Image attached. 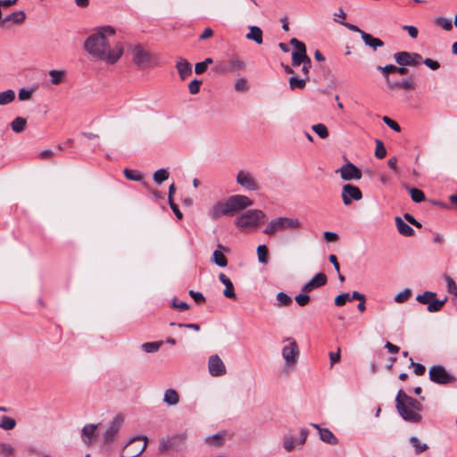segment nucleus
Segmentation results:
<instances>
[{"label": "nucleus", "instance_id": "393cba45", "mask_svg": "<svg viewBox=\"0 0 457 457\" xmlns=\"http://www.w3.org/2000/svg\"><path fill=\"white\" fill-rule=\"evenodd\" d=\"M245 37L261 45L262 44V30L257 26H250L249 33L246 34Z\"/></svg>", "mask_w": 457, "mask_h": 457}, {"label": "nucleus", "instance_id": "f03ea898", "mask_svg": "<svg viewBox=\"0 0 457 457\" xmlns=\"http://www.w3.org/2000/svg\"><path fill=\"white\" fill-rule=\"evenodd\" d=\"M253 202L246 195H234L224 201H219L210 210L212 219L220 216H233L236 213L252 206Z\"/></svg>", "mask_w": 457, "mask_h": 457}, {"label": "nucleus", "instance_id": "c03bdc74", "mask_svg": "<svg viewBox=\"0 0 457 457\" xmlns=\"http://www.w3.org/2000/svg\"><path fill=\"white\" fill-rule=\"evenodd\" d=\"M0 454L4 457H12L14 454V448L8 443H2L0 445Z\"/></svg>", "mask_w": 457, "mask_h": 457}, {"label": "nucleus", "instance_id": "2f4dec72", "mask_svg": "<svg viewBox=\"0 0 457 457\" xmlns=\"http://www.w3.org/2000/svg\"><path fill=\"white\" fill-rule=\"evenodd\" d=\"M15 98V92L12 89L0 93V105H5L12 102Z\"/></svg>", "mask_w": 457, "mask_h": 457}, {"label": "nucleus", "instance_id": "09e8293b", "mask_svg": "<svg viewBox=\"0 0 457 457\" xmlns=\"http://www.w3.org/2000/svg\"><path fill=\"white\" fill-rule=\"evenodd\" d=\"M290 45H292L295 48V51H294L293 53L306 54V46L304 43L299 41L297 38H291Z\"/></svg>", "mask_w": 457, "mask_h": 457}, {"label": "nucleus", "instance_id": "aec40b11", "mask_svg": "<svg viewBox=\"0 0 457 457\" xmlns=\"http://www.w3.org/2000/svg\"><path fill=\"white\" fill-rule=\"evenodd\" d=\"M176 68L182 80L186 79L192 74V65L183 57L177 58Z\"/></svg>", "mask_w": 457, "mask_h": 457}, {"label": "nucleus", "instance_id": "7ed1b4c3", "mask_svg": "<svg viewBox=\"0 0 457 457\" xmlns=\"http://www.w3.org/2000/svg\"><path fill=\"white\" fill-rule=\"evenodd\" d=\"M253 202L246 195H234L224 201H219L210 210L212 219L220 216H233L236 213L252 206Z\"/></svg>", "mask_w": 457, "mask_h": 457}, {"label": "nucleus", "instance_id": "4d7b16f0", "mask_svg": "<svg viewBox=\"0 0 457 457\" xmlns=\"http://www.w3.org/2000/svg\"><path fill=\"white\" fill-rule=\"evenodd\" d=\"M307 294L303 292L295 296V300L298 305L303 307L309 303L311 298Z\"/></svg>", "mask_w": 457, "mask_h": 457}, {"label": "nucleus", "instance_id": "f704fd0d", "mask_svg": "<svg viewBox=\"0 0 457 457\" xmlns=\"http://www.w3.org/2000/svg\"><path fill=\"white\" fill-rule=\"evenodd\" d=\"M169 179V172L166 169H159L153 174V179L156 184H162Z\"/></svg>", "mask_w": 457, "mask_h": 457}, {"label": "nucleus", "instance_id": "f3484780", "mask_svg": "<svg viewBox=\"0 0 457 457\" xmlns=\"http://www.w3.org/2000/svg\"><path fill=\"white\" fill-rule=\"evenodd\" d=\"M208 370L212 376L220 377L226 374V366L218 354H212L208 360Z\"/></svg>", "mask_w": 457, "mask_h": 457}, {"label": "nucleus", "instance_id": "a18cd8bd", "mask_svg": "<svg viewBox=\"0 0 457 457\" xmlns=\"http://www.w3.org/2000/svg\"><path fill=\"white\" fill-rule=\"evenodd\" d=\"M436 297V293L427 291L422 295H418L416 300L423 304H429L430 301Z\"/></svg>", "mask_w": 457, "mask_h": 457}, {"label": "nucleus", "instance_id": "603ef678", "mask_svg": "<svg viewBox=\"0 0 457 457\" xmlns=\"http://www.w3.org/2000/svg\"><path fill=\"white\" fill-rule=\"evenodd\" d=\"M249 88L248 81L245 78L237 79L235 84V89L237 92H247Z\"/></svg>", "mask_w": 457, "mask_h": 457}, {"label": "nucleus", "instance_id": "e433bc0d", "mask_svg": "<svg viewBox=\"0 0 457 457\" xmlns=\"http://www.w3.org/2000/svg\"><path fill=\"white\" fill-rule=\"evenodd\" d=\"M410 443L414 447L417 454L425 452L428 448L427 444L420 442L416 436H411Z\"/></svg>", "mask_w": 457, "mask_h": 457}, {"label": "nucleus", "instance_id": "4c0bfd02", "mask_svg": "<svg viewBox=\"0 0 457 457\" xmlns=\"http://www.w3.org/2000/svg\"><path fill=\"white\" fill-rule=\"evenodd\" d=\"M447 298H445L444 300H437L435 298H433L429 304L428 305V311L429 312H438L442 309V307L445 305V302H446Z\"/></svg>", "mask_w": 457, "mask_h": 457}, {"label": "nucleus", "instance_id": "c756f323", "mask_svg": "<svg viewBox=\"0 0 457 457\" xmlns=\"http://www.w3.org/2000/svg\"><path fill=\"white\" fill-rule=\"evenodd\" d=\"M307 80L308 77H305L304 79H298L295 76H292L289 78V87L291 90L303 89Z\"/></svg>", "mask_w": 457, "mask_h": 457}, {"label": "nucleus", "instance_id": "3c124183", "mask_svg": "<svg viewBox=\"0 0 457 457\" xmlns=\"http://www.w3.org/2000/svg\"><path fill=\"white\" fill-rule=\"evenodd\" d=\"M436 23L446 31H450L453 29L452 21L444 17H437L436 19Z\"/></svg>", "mask_w": 457, "mask_h": 457}, {"label": "nucleus", "instance_id": "052dcab7", "mask_svg": "<svg viewBox=\"0 0 457 457\" xmlns=\"http://www.w3.org/2000/svg\"><path fill=\"white\" fill-rule=\"evenodd\" d=\"M347 301H350V294L349 293H343L341 295H338L335 298V304L337 306H343L345 304Z\"/></svg>", "mask_w": 457, "mask_h": 457}, {"label": "nucleus", "instance_id": "423d86ee", "mask_svg": "<svg viewBox=\"0 0 457 457\" xmlns=\"http://www.w3.org/2000/svg\"><path fill=\"white\" fill-rule=\"evenodd\" d=\"M265 217L266 215L262 210H248L237 218L235 224L241 230L256 228L263 222Z\"/></svg>", "mask_w": 457, "mask_h": 457}, {"label": "nucleus", "instance_id": "58836bf2", "mask_svg": "<svg viewBox=\"0 0 457 457\" xmlns=\"http://www.w3.org/2000/svg\"><path fill=\"white\" fill-rule=\"evenodd\" d=\"M123 173L126 179L131 181H141L143 179L142 174L137 170L125 169Z\"/></svg>", "mask_w": 457, "mask_h": 457}, {"label": "nucleus", "instance_id": "ea45409f", "mask_svg": "<svg viewBox=\"0 0 457 457\" xmlns=\"http://www.w3.org/2000/svg\"><path fill=\"white\" fill-rule=\"evenodd\" d=\"M257 255L259 262L262 264H266L268 262L269 252L266 245H260L257 247Z\"/></svg>", "mask_w": 457, "mask_h": 457}, {"label": "nucleus", "instance_id": "0e129e2a", "mask_svg": "<svg viewBox=\"0 0 457 457\" xmlns=\"http://www.w3.org/2000/svg\"><path fill=\"white\" fill-rule=\"evenodd\" d=\"M206 442L209 445L218 446V445H221L222 438H221V436L220 434H216V435H213L212 436L207 437Z\"/></svg>", "mask_w": 457, "mask_h": 457}, {"label": "nucleus", "instance_id": "2eb2a0df", "mask_svg": "<svg viewBox=\"0 0 457 457\" xmlns=\"http://www.w3.org/2000/svg\"><path fill=\"white\" fill-rule=\"evenodd\" d=\"M362 198L361 189L352 184H345L342 187V200L345 205H350L352 201H359Z\"/></svg>", "mask_w": 457, "mask_h": 457}, {"label": "nucleus", "instance_id": "6e6552de", "mask_svg": "<svg viewBox=\"0 0 457 457\" xmlns=\"http://www.w3.org/2000/svg\"><path fill=\"white\" fill-rule=\"evenodd\" d=\"M409 395L402 389H400L397 393L395 403L396 409L401 417L409 422L419 423L421 420V415L413 411H409L407 409V404L405 403L406 397Z\"/></svg>", "mask_w": 457, "mask_h": 457}, {"label": "nucleus", "instance_id": "864d4df0", "mask_svg": "<svg viewBox=\"0 0 457 457\" xmlns=\"http://www.w3.org/2000/svg\"><path fill=\"white\" fill-rule=\"evenodd\" d=\"M310 57L307 54L292 53V65L299 66L300 64H302L304 61H306Z\"/></svg>", "mask_w": 457, "mask_h": 457}, {"label": "nucleus", "instance_id": "b1692460", "mask_svg": "<svg viewBox=\"0 0 457 457\" xmlns=\"http://www.w3.org/2000/svg\"><path fill=\"white\" fill-rule=\"evenodd\" d=\"M361 39L366 46H369L374 50L384 46V42L381 39L374 37L372 35L367 32H361Z\"/></svg>", "mask_w": 457, "mask_h": 457}, {"label": "nucleus", "instance_id": "a878e982", "mask_svg": "<svg viewBox=\"0 0 457 457\" xmlns=\"http://www.w3.org/2000/svg\"><path fill=\"white\" fill-rule=\"evenodd\" d=\"M163 402L168 405H176L179 402V393L172 388H169L164 392Z\"/></svg>", "mask_w": 457, "mask_h": 457}, {"label": "nucleus", "instance_id": "cd10ccee", "mask_svg": "<svg viewBox=\"0 0 457 457\" xmlns=\"http://www.w3.org/2000/svg\"><path fill=\"white\" fill-rule=\"evenodd\" d=\"M25 19H26L25 12L23 11H18V12H14L7 15L3 20V21L4 22L11 21L13 24H21V23H22L25 21Z\"/></svg>", "mask_w": 457, "mask_h": 457}, {"label": "nucleus", "instance_id": "39448f33", "mask_svg": "<svg viewBox=\"0 0 457 457\" xmlns=\"http://www.w3.org/2000/svg\"><path fill=\"white\" fill-rule=\"evenodd\" d=\"M283 343L286 345L282 348L281 354L285 361V370L288 372L295 369L300 356V349L297 342L291 337H286Z\"/></svg>", "mask_w": 457, "mask_h": 457}, {"label": "nucleus", "instance_id": "5fc2aeb1", "mask_svg": "<svg viewBox=\"0 0 457 457\" xmlns=\"http://www.w3.org/2000/svg\"><path fill=\"white\" fill-rule=\"evenodd\" d=\"M396 68H397V66H395L394 64H388V65H386L384 67L378 66L377 70H378V71H380L382 72V74L384 75L385 79H387V78H389V74L390 73H396Z\"/></svg>", "mask_w": 457, "mask_h": 457}, {"label": "nucleus", "instance_id": "37998d69", "mask_svg": "<svg viewBox=\"0 0 457 457\" xmlns=\"http://www.w3.org/2000/svg\"><path fill=\"white\" fill-rule=\"evenodd\" d=\"M278 306L283 307L292 303V298L284 292H279L277 295Z\"/></svg>", "mask_w": 457, "mask_h": 457}, {"label": "nucleus", "instance_id": "8fccbe9b", "mask_svg": "<svg viewBox=\"0 0 457 457\" xmlns=\"http://www.w3.org/2000/svg\"><path fill=\"white\" fill-rule=\"evenodd\" d=\"M411 295V290L409 288H406V289L399 292L395 296V301L398 303H402L407 301Z\"/></svg>", "mask_w": 457, "mask_h": 457}, {"label": "nucleus", "instance_id": "774afa93", "mask_svg": "<svg viewBox=\"0 0 457 457\" xmlns=\"http://www.w3.org/2000/svg\"><path fill=\"white\" fill-rule=\"evenodd\" d=\"M423 63L433 71H436L440 67V64L437 61L432 60L430 58H426L423 61Z\"/></svg>", "mask_w": 457, "mask_h": 457}, {"label": "nucleus", "instance_id": "7c9ffc66", "mask_svg": "<svg viewBox=\"0 0 457 457\" xmlns=\"http://www.w3.org/2000/svg\"><path fill=\"white\" fill-rule=\"evenodd\" d=\"M66 72L64 71L60 70H51L49 71L50 80L53 85H59L61 84L64 78H65Z\"/></svg>", "mask_w": 457, "mask_h": 457}, {"label": "nucleus", "instance_id": "4be33fe9", "mask_svg": "<svg viewBox=\"0 0 457 457\" xmlns=\"http://www.w3.org/2000/svg\"><path fill=\"white\" fill-rule=\"evenodd\" d=\"M224 252H228V249L222 245H218L217 249L212 253V262L219 267H226L228 265V260L224 254Z\"/></svg>", "mask_w": 457, "mask_h": 457}, {"label": "nucleus", "instance_id": "20e7f679", "mask_svg": "<svg viewBox=\"0 0 457 457\" xmlns=\"http://www.w3.org/2000/svg\"><path fill=\"white\" fill-rule=\"evenodd\" d=\"M301 226L297 218L280 216L270 220L264 228L263 233L269 237H274L284 231L299 229Z\"/></svg>", "mask_w": 457, "mask_h": 457}, {"label": "nucleus", "instance_id": "bf43d9fd", "mask_svg": "<svg viewBox=\"0 0 457 457\" xmlns=\"http://www.w3.org/2000/svg\"><path fill=\"white\" fill-rule=\"evenodd\" d=\"M382 120L384 121L385 124H386L393 130H395L396 132L401 131V127L399 126V124L396 121L390 119L389 117L384 116L382 118Z\"/></svg>", "mask_w": 457, "mask_h": 457}, {"label": "nucleus", "instance_id": "a19ab883", "mask_svg": "<svg viewBox=\"0 0 457 457\" xmlns=\"http://www.w3.org/2000/svg\"><path fill=\"white\" fill-rule=\"evenodd\" d=\"M312 129L320 137V138H327L328 137V128L322 124L318 123L312 127Z\"/></svg>", "mask_w": 457, "mask_h": 457}, {"label": "nucleus", "instance_id": "13d9d810", "mask_svg": "<svg viewBox=\"0 0 457 457\" xmlns=\"http://www.w3.org/2000/svg\"><path fill=\"white\" fill-rule=\"evenodd\" d=\"M34 92V89H26V88H21L18 93V98L20 101H26L29 100L32 94Z\"/></svg>", "mask_w": 457, "mask_h": 457}, {"label": "nucleus", "instance_id": "338daca9", "mask_svg": "<svg viewBox=\"0 0 457 457\" xmlns=\"http://www.w3.org/2000/svg\"><path fill=\"white\" fill-rule=\"evenodd\" d=\"M172 308L178 309L179 311H186L189 308V305L186 302H179L177 298L172 300Z\"/></svg>", "mask_w": 457, "mask_h": 457}, {"label": "nucleus", "instance_id": "79ce46f5", "mask_svg": "<svg viewBox=\"0 0 457 457\" xmlns=\"http://www.w3.org/2000/svg\"><path fill=\"white\" fill-rule=\"evenodd\" d=\"M162 345L161 342H147L144 343L141 345V348L145 353H155L157 352Z\"/></svg>", "mask_w": 457, "mask_h": 457}, {"label": "nucleus", "instance_id": "ddd939ff", "mask_svg": "<svg viewBox=\"0 0 457 457\" xmlns=\"http://www.w3.org/2000/svg\"><path fill=\"white\" fill-rule=\"evenodd\" d=\"M184 440V436L176 435L170 437L162 438L158 446L160 453H166L168 451H179L181 449V444Z\"/></svg>", "mask_w": 457, "mask_h": 457}, {"label": "nucleus", "instance_id": "69168bd1", "mask_svg": "<svg viewBox=\"0 0 457 457\" xmlns=\"http://www.w3.org/2000/svg\"><path fill=\"white\" fill-rule=\"evenodd\" d=\"M446 283L448 292L457 296V286L454 280L452 278L447 277Z\"/></svg>", "mask_w": 457, "mask_h": 457}, {"label": "nucleus", "instance_id": "0eeeda50", "mask_svg": "<svg viewBox=\"0 0 457 457\" xmlns=\"http://www.w3.org/2000/svg\"><path fill=\"white\" fill-rule=\"evenodd\" d=\"M131 51L133 62L137 68L145 69L157 65L155 57L142 46H134Z\"/></svg>", "mask_w": 457, "mask_h": 457}, {"label": "nucleus", "instance_id": "de8ad7c7", "mask_svg": "<svg viewBox=\"0 0 457 457\" xmlns=\"http://www.w3.org/2000/svg\"><path fill=\"white\" fill-rule=\"evenodd\" d=\"M386 155V149L383 142L379 139L376 140L375 156L378 159H383Z\"/></svg>", "mask_w": 457, "mask_h": 457}, {"label": "nucleus", "instance_id": "bb28decb", "mask_svg": "<svg viewBox=\"0 0 457 457\" xmlns=\"http://www.w3.org/2000/svg\"><path fill=\"white\" fill-rule=\"evenodd\" d=\"M97 427L98 425L95 424H87L83 427L82 436L85 437L83 441L86 444H89L91 442V439L96 436Z\"/></svg>", "mask_w": 457, "mask_h": 457}, {"label": "nucleus", "instance_id": "680f3d73", "mask_svg": "<svg viewBox=\"0 0 457 457\" xmlns=\"http://www.w3.org/2000/svg\"><path fill=\"white\" fill-rule=\"evenodd\" d=\"M411 360V365L413 367L414 369V373L418 376H422L425 374V371H426V368L424 365L420 364V363H418V362H414L412 358L410 359Z\"/></svg>", "mask_w": 457, "mask_h": 457}, {"label": "nucleus", "instance_id": "dca6fc26", "mask_svg": "<svg viewBox=\"0 0 457 457\" xmlns=\"http://www.w3.org/2000/svg\"><path fill=\"white\" fill-rule=\"evenodd\" d=\"M336 172L339 173L341 179L345 181L359 180L361 178V171L350 162L344 164Z\"/></svg>", "mask_w": 457, "mask_h": 457}, {"label": "nucleus", "instance_id": "e2e57ef3", "mask_svg": "<svg viewBox=\"0 0 457 457\" xmlns=\"http://www.w3.org/2000/svg\"><path fill=\"white\" fill-rule=\"evenodd\" d=\"M202 84L201 80L194 79L188 85V89L190 94L195 95L200 91V86Z\"/></svg>", "mask_w": 457, "mask_h": 457}, {"label": "nucleus", "instance_id": "5701e85b", "mask_svg": "<svg viewBox=\"0 0 457 457\" xmlns=\"http://www.w3.org/2000/svg\"><path fill=\"white\" fill-rule=\"evenodd\" d=\"M395 226L398 232L404 237H411L414 235V229L406 222H404L401 217H395Z\"/></svg>", "mask_w": 457, "mask_h": 457}, {"label": "nucleus", "instance_id": "a211bd4d", "mask_svg": "<svg viewBox=\"0 0 457 457\" xmlns=\"http://www.w3.org/2000/svg\"><path fill=\"white\" fill-rule=\"evenodd\" d=\"M237 182L243 187L250 191H256L259 186L253 176L245 170L238 171L237 175Z\"/></svg>", "mask_w": 457, "mask_h": 457}, {"label": "nucleus", "instance_id": "f8f14e48", "mask_svg": "<svg viewBox=\"0 0 457 457\" xmlns=\"http://www.w3.org/2000/svg\"><path fill=\"white\" fill-rule=\"evenodd\" d=\"M395 61L400 66H417L422 62V57L417 53H409L405 51L397 52L394 54Z\"/></svg>", "mask_w": 457, "mask_h": 457}, {"label": "nucleus", "instance_id": "f257e3e1", "mask_svg": "<svg viewBox=\"0 0 457 457\" xmlns=\"http://www.w3.org/2000/svg\"><path fill=\"white\" fill-rule=\"evenodd\" d=\"M115 30L111 26H104L90 35L85 41L84 46L86 51L92 56L105 61L109 64H114L121 57L123 48L117 46L115 48H111L107 41V36H112Z\"/></svg>", "mask_w": 457, "mask_h": 457}, {"label": "nucleus", "instance_id": "4468645a", "mask_svg": "<svg viewBox=\"0 0 457 457\" xmlns=\"http://www.w3.org/2000/svg\"><path fill=\"white\" fill-rule=\"evenodd\" d=\"M245 68V64L238 58H231L224 61L216 66L217 72L232 73L242 71Z\"/></svg>", "mask_w": 457, "mask_h": 457}, {"label": "nucleus", "instance_id": "c9c22d12", "mask_svg": "<svg viewBox=\"0 0 457 457\" xmlns=\"http://www.w3.org/2000/svg\"><path fill=\"white\" fill-rule=\"evenodd\" d=\"M16 421L8 416H2L0 420V428L4 430H12L15 428Z\"/></svg>", "mask_w": 457, "mask_h": 457}, {"label": "nucleus", "instance_id": "6ab92c4d", "mask_svg": "<svg viewBox=\"0 0 457 457\" xmlns=\"http://www.w3.org/2000/svg\"><path fill=\"white\" fill-rule=\"evenodd\" d=\"M327 281L328 278L326 274L323 272H319L315 274L314 277L302 287V292L310 293L312 290L326 285Z\"/></svg>", "mask_w": 457, "mask_h": 457}, {"label": "nucleus", "instance_id": "412c9836", "mask_svg": "<svg viewBox=\"0 0 457 457\" xmlns=\"http://www.w3.org/2000/svg\"><path fill=\"white\" fill-rule=\"evenodd\" d=\"M312 426L319 431L320 438L321 441L331 445H335L338 443L336 436L328 428H322L318 424H312Z\"/></svg>", "mask_w": 457, "mask_h": 457}, {"label": "nucleus", "instance_id": "72a5a7b5", "mask_svg": "<svg viewBox=\"0 0 457 457\" xmlns=\"http://www.w3.org/2000/svg\"><path fill=\"white\" fill-rule=\"evenodd\" d=\"M27 121L24 118L16 117L11 124L12 129L16 133H21L24 130Z\"/></svg>", "mask_w": 457, "mask_h": 457}, {"label": "nucleus", "instance_id": "9d476101", "mask_svg": "<svg viewBox=\"0 0 457 457\" xmlns=\"http://www.w3.org/2000/svg\"><path fill=\"white\" fill-rule=\"evenodd\" d=\"M123 422L124 417L121 414L114 416V418L107 424L106 429L103 434L104 444L109 445L116 439Z\"/></svg>", "mask_w": 457, "mask_h": 457}, {"label": "nucleus", "instance_id": "473e14b6", "mask_svg": "<svg viewBox=\"0 0 457 457\" xmlns=\"http://www.w3.org/2000/svg\"><path fill=\"white\" fill-rule=\"evenodd\" d=\"M405 403L407 404V409H409V411H413L417 413H419V411H422V404L420 403V402L415 398H412L411 396H408L406 397V400H405Z\"/></svg>", "mask_w": 457, "mask_h": 457}, {"label": "nucleus", "instance_id": "c85d7f7f", "mask_svg": "<svg viewBox=\"0 0 457 457\" xmlns=\"http://www.w3.org/2000/svg\"><path fill=\"white\" fill-rule=\"evenodd\" d=\"M404 187L409 191L411 200L415 203H421L425 200V194L418 188L405 185Z\"/></svg>", "mask_w": 457, "mask_h": 457}, {"label": "nucleus", "instance_id": "1a4fd4ad", "mask_svg": "<svg viewBox=\"0 0 457 457\" xmlns=\"http://www.w3.org/2000/svg\"><path fill=\"white\" fill-rule=\"evenodd\" d=\"M147 437L138 436L131 438L124 446L120 457H138L146 448Z\"/></svg>", "mask_w": 457, "mask_h": 457}, {"label": "nucleus", "instance_id": "49530a36", "mask_svg": "<svg viewBox=\"0 0 457 457\" xmlns=\"http://www.w3.org/2000/svg\"><path fill=\"white\" fill-rule=\"evenodd\" d=\"M283 447L287 452H292L295 445V438L291 435H286L283 437Z\"/></svg>", "mask_w": 457, "mask_h": 457}, {"label": "nucleus", "instance_id": "6e6d98bb", "mask_svg": "<svg viewBox=\"0 0 457 457\" xmlns=\"http://www.w3.org/2000/svg\"><path fill=\"white\" fill-rule=\"evenodd\" d=\"M225 289L223 291V295L229 299H235L236 298V293L234 289V285L230 281L228 284H225Z\"/></svg>", "mask_w": 457, "mask_h": 457}, {"label": "nucleus", "instance_id": "9b49d317", "mask_svg": "<svg viewBox=\"0 0 457 457\" xmlns=\"http://www.w3.org/2000/svg\"><path fill=\"white\" fill-rule=\"evenodd\" d=\"M428 375L432 382L440 385H447L455 381V378L441 365L432 366L429 369Z\"/></svg>", "mask_w": 457, "mask_h": 457}]
</instances>
